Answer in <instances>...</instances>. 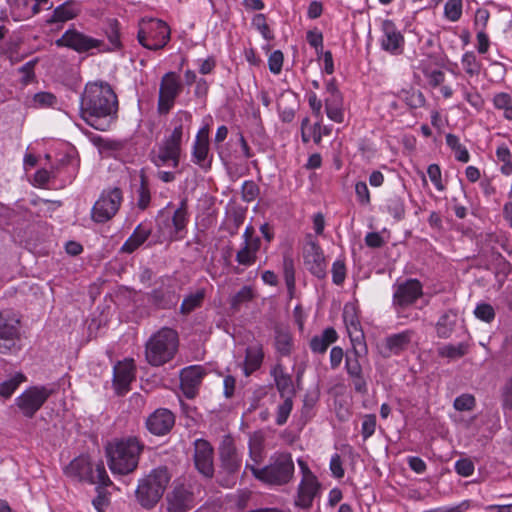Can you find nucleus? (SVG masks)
Masks as SVG:
<instances>
[{
  "label": "nucleus",
  "instance_id": "1",
  "mask_svg": "<svg viewBox=\"0 0 512 512\" xmlns=\"http://www.w3.org/2000/svg\"><path fill=\"white\" fill-rule=\"evenodd\" d=\"M117 112V97L107 83H88L80 99L81 117L96 130L109 129Z\"/></svg>",
  "mask_w": 512,
  "mask_h": 512
},
{
  "label": "nucleus",
  "instance_id": "2",
  "mask_svg": "<svg viewBox=\"0 0 512 512\" xmlns=\"http://www.w3.org/2000/svg\"><path fill=\"white\" fill-rule=\"evenodd\" d=\"M144 444L135 436L115 438L105 446L108 467L113 474L127 475L137 467Z\"/></svg>",
  "mask_w": 512,
  "mask_h": 512
},
{
  "label": "nucleus",
  "instance_id": "3",
  "mask_svg": "<svg viewBox=\"0 0 512 512\" xmlns=\"http://www.w3.org/2000/svg\"><path fill=\"white\" fill-rule=\"evenodd\" d=\"M172 478L167 466L160 465L151 469L138 479L135 496L137 502L146 509L153 508L162 498Z\"/></svg>",
  "mask_w": 512,
  "mask_h": 512
},
{
  "label": "nucleus",
  "instance_id": "4",
  "mask_svg": "<svg viewBox=\"0 0 512 512\" xmlns=\"http://www.w3.org/2000/svg\"><path fill=\"white\" fill-rule=\"evenodd\" d=\"M179 346L178 334L174 329L162 328L151 335L145 344V359L154 367L170 362Z\"/></svg>",
  "mask_w": 512,
  "mask_h": 512
},
{
  "label": "nucleus",
  "instance_id": "5",
  "mask_svg": "<svg viewBox=\"0 0 512 512\" xmlns=\"http://www.w3.org/2000/svg\"><path fill=\"white\" fill-rule=\"evenodd\" d=\"M246 469H249L253 476L263 483L269 485L287 484L294 473V463L289 453H275L270 457L269 464L259 468L246 462Z\"/></svg>",
  "mask_w": 512,
  "mask_h": 512
},
{
  "label": "nucleus",
  "instance_id": "6",
  "mask_svg": "<svg viewBox=\"0 0 512 512\" xmlns=\"http://www.w3.org/2000/svg\"><path fill=\"white\" fill-rule=\"evenodd\" d=\"M54 392L52 385H33L16 397L15 404L23 416L32 418Z\"/></svg>",
  "mask_w": 512,
  "mask_h": 512
},
{
  "label": "nucleus",
  "instance_id": "7",
  "mask_svg": "<svg viewBox=\"0 0 512 512\" xmlns=\"http://www.w3.org/2000/svg\"><path fill=\"white\" fill-rule=\"evenodd\" d=\"M170 39V28L162 20H143L138 31L139 43L150 50L163 48Z\"/></svg>",
  "mask_w": 512,
  "mask_h": 512
},
{
  "label": "nucleus",
  "instance_id": "8",
  "mask_svg": "<svg viewBox=\"0 0 512 512\" xmlns=\"http://www.w3.org/2000/svg\"><path fill=\"white\" fill-rule=\"evenodd\" d=\"M122 201L123 195L119 188L104 190L92 207L93 221L105 223L112 219L118 212Z\"/></svg>",
  "mask_w": 512,
  "mask_h": 512
},
{
  "label": "nucleus",
  "instance_id": "9",
  "mask_svg": "<svg viewBox=\"0 0 512 512\" xmlns=\"http://www.w3.org/2000/svg\"><path fill=\"white\" fill-rule=\"evenodd\" d=\"M20 336V318L10 309L0 310V353H7Z\"/></svg>",
  "mask_w": 512,
  "mask_h": 512
},
{
  "label": "nucleus",
  "instance_id": "10",
  "mask_svg": "<svg viewBox=\"0 0 512 512\" xmlns=\"http://www.w3.org/2000/svg\"><path fill=\"white\" fill-rule=\"evenodd\" d=\"M59 47H68L79 53L97 50L103 52L105 50L102 40L90 37L76 30H67L61 38L56 40Z\"/></svg>",
  "mask_w": 512,
  "mask_h": 512
},
{
  "label": "nucleus",
  "instance_id": "11",
  "mask_svg": "<svg viewBox=\"0 0 512 512\" xmlns=\"http://www.w3.org/2000/svg\"><path fill=\"white\" fill-rule=\"evenodd\" d=\"M188 222L187 204L185 200H182L172 216L159 224V228L165 237L170 240H179L185 236Z\"/></svg>",
  "mask_w": 512,
  "mask_h": 512
},
{
  "label": "nucleus",
  "instance_id": "12",
  "mask_svg": "<svg viewBox=\"0 0 512 512\" xmlns=\"http://www.w3.org/2000/svg\"><path fill=\"white\" fill-rule=\"evenodd\" d=\"M181 152L182 147L163 138L150 152V160L158 168H177Z\"/></svg>",
  "mask_w": 512,
  "mask_h": 512
},
{
  "label": "nucleus",
  "instance_id": "13",
  "mask_svg": "<svg viewBox=\"0 0 512 512\" xmlns=\"http://www.w3.org/2000/svg\"><path fill=\"white\" fill-rule=\"evenodd\" d=\"M381 36L379 44L382 50L391 55H400L403 53L405 40L396 24L389 19L381 23Z\"/></svg>",
  "mask_w": 512,
  "mask_h": 512
},
{
  "label": "nucleus",
  "instance_id": "14",
  "mask_svg": "<svg viewBox=\"0 0 512 512\" xmlns=\"http://www.w3.org/2000/svg\"><path fill=\"white\" fill-rule=\"evenodd\" d=\"M181 91V83L173 72L166 73L161 80L158 98V111L161 114L168 113L174 106L176 97Z\"/></svg>",
  "mask_w": 512,
  "mask_h": 512
},
{
  "label": "nucleus",
  "instance_id": "15",
  "mask_svg": "<svg viewBox=\"0 0 512 512\" xmlns=\"http://www.w3.org/2000/svg\"><path fill=\"white\" fill-rule=\"evenodd\" d=\"M343 321L349 335L351 345L357 347L358 351L365 349V335L362 330L358 309L354 303H346L343 308Z\"/></svg>",
  "mask_w": 512,
  "mask_h": 512
},
{
  "label": "nucleus",
  "instance_id": "16",
  "mask_svg": "<svg viewBox=\"0 0 512 512\" xmlns=\"http://www.w3.org/2000/svg\"><path fill=\"white\" fill-rule=\"evenodd\" d=\"M192 162L203 169L211 166L213 155L210 152L209 127L200 128L195 136L192 146Z\"/></svg>",
  "mask_w": 512,
  "mask_h": 512
},
{
  "label": "nucleus",
  "instance_id": "17",
  "mask_svg": "<svg viewBox=\"0 0 512 512\" xmlns=\"http://www.w3.org/2000/svg\"><path fill=\"white\" fill-rule=\"evenodd\" d=\"M423 294L422 284L417 279H408L395 286L393 293V305L399 311L400 308L413 304Z\"/></svg>",
  "mask_w": 512,
  "mask_h": 512
},
{
  "label": "nucleus",
  "instance_id": "18",
  "mask_svg": "<svg viewBox=\"0 0 512 512\" xmlns=\"http://www.w3.org/2000/svg\"><path fill=\"white\" fill-rule=\"evenodd\" d=\"M415 340V332L407 329L387 336L380 348L383 357L399 355L406 351Z\"/></svg>",
  "mask_w": 512,
  "mask_h": 512
},
{
  "label": "nucleus",
  "instance_id": "19",
  "mask_svg": "<svg viewBox=\"0 0 512 512\" xmlns=\"http://www.w3.org/2000/svg\"><path fill=\"white\" fill-rule=\"evenodd\" d=\"M194 462L197 470L206 477L214 473L213 448L204 439H197L194 443Z\"/></svg>",
  "mask_w": 512,
  "mask_h": 512
},
{
  "label": "nucleus",
  "instance_id": "20",
  "mask_svg": "<svg viewBox=\"0 0 512 512\" xmlns=\"http://www.w3.org/2000/svg\"><path fill=\"white\" fill-rule=\"evenodd\" d=\"M321 485L317 477L301 478L294 503L302 509H309L316 497L319 496Z\"/></svg>",
  "mask_w": 512,
  "mask_h": 512
},
{
  "label": "nucleus",
  "instance_id": "21",
  "mask_svg": "<svg viewBox=\"0 0 512 512\" xmlns=\"http://www.w3.org/2000/svg\"><path fill=\"white\" fill-rule=\"evenodd\" d=\"M192 115L187 111H178L171 121V131L164 139L182 147L184 138H189Z\"/></svg>",
  "mask_w": 512,
  "mask_h": 512
},
{
  "label": "nucleus",
  "instance_id": "22",
  "mask_svg": "<svg viewBox=\"0 0 512 512\" xmlns=\"http://www.w3.org/2000/svg\"><path fill=\"white\" fill-rule=\"evenodd\" d=\"M205 374L206 370L201 365H191L180 371L181 389L188 398H193L196 395L197 388Z\"/></svg>",
  "mask_w": 512,
  "mask_h": 512
},
{
  "label": "nucleus",
  "instance_id": "23",
  "mask_svg": "<svg viewBox=\"0 0 512 512\" xmlns=\"http://www.w3.org/2000/svg\"><path fill=\"white\" fill-rule=\"evenodd\" d=\"M175 423L173 413L165 408L155 410L146 420V427L150 433L162 436L167 434Z\"/></svg>",
  "mask_w": 512,
  "mask_h": 512
},
{
  "label": "nucleus",
  "instance_id": "24",
  "mask_svg": "<svg viewBox=\"0 0 512 512\" xmlns=\"http://www.w3.org/2000/svg\"><path fill=\"white\" fill-rule=\"evenodd\" d=\"M135 378V364L133 359H125L118 362L113 369L115 389L118 393H126L130 383Z\"/></svg>",
  "mask_w": 512,
  "mask_h": 512
},
{
  "label": "nucleus",
  "instance_id": "25",
  "mask_svg": "<svg viewBox=\"0 0 512 512\" xmlns=\"http://www.w3.org/2000/svg\"><path fill=\"white\" fill-rule=\"evenodd\" d=\"M456 89L460 93L463 102L467 103L475 112L483 111L485 107L484 96L469 79L457 82Z\"/></svg>",
  "mask_w": 512,
  "mask_h": 512
},
{
  "label": "nucleus",
  "instance_id": "26",
  "mask_svg": "<svg viewBox=\"0 0 512 512\" xmlns=\"http://www.w3.org/2000/svg\"><path fill=\"white\" fill-rule=\"evenodd\" d=\"M220 459L222 466L230 473L237 471L242 462L241 455L238 453L233 439L230 436H225L219 447Z\"/></svg>",
  "mask_w": 512,
  "mask_h": 512
},
{
  "label": "nucleus",
  "instance_id": "27",
  "mask_svg": "<svg viewBox=\"0 0 512 512\" xmlns=\"http://www.w3.org/2000/svg\"><path fill=\"white\" fill-rule=\"evenodd\" d=\"M10 15L15 21L31 18L39 12V6L48 0H7Z\"/></svg>",
  "mask_w": 512,
  "mask_h": 512
},
{
  "label": "nucleus",
  "instance_id": "28",
  "mask_svg": "<svg viewBox=\"0 0 512 512\" xmlns=\"http://www.w3.org/2000/svg\"><path fill=\"white\" fill-rule=\"evenodd\" d=\"M192 507V494L184 487L174 488L167 496V512H187Z\"/></svg>",
  "mask_w": 512,
  "mask_h": 512
},
{
  "label": "nucleus",
  "instance_id": "29",
  "mask_svg": "<svg viewBox=\"0 0 512 512\" xmlns=\"http://www.w3.org/2000/svg\"><path fill=\"white\" fill-rule=\"evenodd\" d=\"M264 360L263 345L256 341L250 344L245 351V359L242 365L243 373L245 376H250L257 371Z\"/></svg>",
  "mask_w": 512,
  "mask_h": 512
},
{
  "label": "nucleus",
  "instance_id": "30",
  "mask_svg": "<svg viewBox=\"0 0 512 512\" xmlns=\"http://www.w3.org/2000/svg\"><path fill=\"white\" fill-rule=\"evenodd\" d=\"M305 264L308 270L318 278H323L326 273L325 257L321 248L316 243H311L305 255Z\"/></svg>",
  "mask_w": 512,
  "mask_h": 512
},
{
  "label": "nucleus",
  "instance_id": "31",
  "mask_svg": "<svg viewBox=\"0 0 512 512\" xmlns=\"http://www.w3.org/2000/svg\"><path fill=\"white\" fill-rule=\"evenodd\" d=\"M152 228L148 223H140L133 231L132 235L124 242L121 250L132 253L139 248L151 235Z\"/></svg>",
  "mask_w": 512,
  "mask_h": 512
},
{
  "label": "nucleus",
  "instance_id": "32",
  "mask_svg": "<svg viewBox=\"0 0 512 512\" xmlns=\"http://www.w3.org/2000/svg\"><path fill=\"white\" fill-rule=\"evenodd\" d=\"M92 464L86 456H79L73 459L65 468V474L69 477L88 481L91 477Z\"/></svg>",
  "mask_w": 512,
  "mask_h": 512
},
{
  "label": "nucleus",
  "instance_id": "33",
  "mask_svg": "<svg viewBox=\"0 0 512 512\" xmlns=\"http://www.w3.org/2000/svg\"><path fill=\"white\" fill-rule=\"evenodd\" d=\"M493 108L498 111L501 116L512 121V94L508 92H495L491 98Z\"/></svg>",
  "mask_w": 512,
  "mask_h": 512
},
{
  "label": "nucleus",
  "instance_id": "34",
  "mask_svg": "<svg viewBox=\"0 0 512 512\" xmlns=\"http://www.w3.org/2000/svg\"><path fill=\"white\" fill-rule=\"evenodd\" d=\"M338 338L334 328H326L320 335L314 336L310 341V348L314 353H325L327 348Z\"/></svg>",
  "mask_w": 512,
  "mask_h": 512
},
{
  "label": "nucleus",
  "instance_id": "35",
  "mask_svg": "<svg viewBox=\"0 0 512 512\" xmlns=\"http://www.w3.org/2000/svg\"><path fill=\"white\" fill-rule=\"evenodd\" d=\"M249 455L250 460L249 462L252 465H255V467H258V465L263 461L265 454H264V436L260 432H256L249 438Z\"/></svg>",
  "mask_w": 512,
  "mask_h": 512
},
{
  "label": "nucleus",
  "instance_id": "36",
  "mask_svg": "<svg viewBox=\"0 0 512 512\" xmlns=\"http://www.w3.org/2000/svg\"><path fill=\"white\" fill-rule=\"evenodd\" d=\"M79 13V8L74 2H65L57 6L48 23H64L75 18Z\"/></svg>",
  "mask_w": 512,
  "mask_h": 512
},
{
  "label": "nucleus",
  "instance_id": "37",
  "mask_svg": "<svg viewBox=\"0 0 512 512\" xmlns=\"http://www.w3.org/2000/svg\"><path fill=\"white\" fill-rule=\"evenodd\" d=\"M271 375L274 378L276 387L280 392L281 396L286 393H291L293 390V384L290 375L285 371V368L281 364H276L272 370Z\"/></svg>",
  "mask_w": 512,
  "mask_h": 512
},
{
  "label": "nucleus",
  "instance_id": "38",
  "mask_svg": "<svg viewBox=\"0 0 512 512\" xmlns=\"http://www.w3.org/2000/svg\"><path fill=\"white\" fill-rule=\"evenodd\" d=\"M357 347L352 346L351 353H348L345 360V369L349 376H358L363 373L362 366L360 364V357L367 354V345L363 351H358Z\"/></svg>",
  "mask_w": 512,
  "mask_h": 512
},
{
  "label": "nucleus",
  "instance_id": "39",
  "mask_svg": "<svg viewBox=\"0 0 512 512\" xmlns=\"http://www.w3.org/2000/svg\"><path fill=\"white\" fill-rule=\"evenodd\" d=\"M447 146L454 152L456 160L467 163L470 160V154L467 148L461 144L458 136L454 134H447L445 137Z\"/></svg>",
  "mask_w": 512,
  "mask_h": 512
},
{
  "label": "nucleus",
  "instance_id": "40",
  "mask_svg": "<svg viewBox=\"0 0 512 512\" xmlns=\"http://www.w3.org/2000/svg\"><path fill=\"white\" fill-rule=\"evenodd\" d=\"M461 65L465 73L470 76H478L482 69V63L474 52L467 51L461 57Z\"/></svg>",
  "mask_w": 512,
  "mask_h": 512
},
{
  "label": "nucleus",
  "instance_id": "41",
  "mask_svg": "<svg viewBox=\"0 0 512 512\" xmlns=\"http://www.w3.org/2000/svg\"><path fill=\"white\" fill-rule=\"evenodd\" d=\"M251 26L260 33L266 41L274 39V33L267 23V17L263 13L255 14L251 19Z\"/></svg>",
  "mask_w": 512,
  "mask_h": 512
},
{
  "label": "nucleus",
  "instance_id": "42",
  "mask_svg": "<svg viewBox=\"0 0 512 512\" xmlns=\"http://www.w3.org/2000/svg\"><path fill=\"white\" fill-rule=\"evenodd\" d=\"M26 381V377L22 373H16L11 378L0 382V396L10 398L18 386Z\"/></svg>",
  "mask_w": 512,
  "mask_h": 512
},
{
  "label": "nucleus",
  "instance_id": "43",
  "mask_svg": "<svg viewBox=\"0 0 512 512\" xmlns=\"http://www.w3.org/2000/svg\"><path fill=\"white\" fill-rule=\"evenodd\" d=\"M324 103L325 106L343 104V95L333 78L328 80L325 84Z\"/></svg>",
  "mask_w": 512,
  "mask_h": 512
},
{
  "label": "nucleus",
  "instance_id": "44",
  "mask_svg": "<svg viewBox=\"0 0 512 512\" xmlns=\"http://www.w3.org/2000/svg\"><path fill=\"white\" fill-rule=\"evenodd\" d=\"M467 350L468 346L465 343L446 344L438 349V354L441 357L455 360L464 356Z\"/></svg>",
  "mask_w": 512,
  "mask_h": 512
},
{
  "label": "nucleus",
  "instance_id": "45",
  "mask_svg": "<svg viewBox=\"0 0 512 512\" xmlns=\"http://www.w3.org/2000/svg\"><path fill=\"white\" fill-rule=\"evenodd\" d=\"M455 314L451 312L444 313L438 320L436 324L437 335L440 338H448L455 324Z\"/></svg>",
  "mask_w": 512,
  "mask_h": 512
},
{
  "label": "nucleus",
  "instance_id": "46",
  "mask_svg": "<svg viewBox=\"0 0 512 512\" xmlns=\"http://www.w3.org/2000/svg\"><path fill=\"white\" fill-rule=\"evenodd\" d=\"M204 297L205 291L203 289H199L196 292L187 295L180 306L181 313L188 314L195 308L199 307L202 304Z\"/></svg>",
  "mask_w": 512,
  "mask_h": 512
},
{
  "label": "nucleus",
  "instance_id": "47",
  "mask_svg": "<svg viewBox=\"0 0 512 512\" xmlns=\"http://www.w3.org/2000/svg\"><path fill=\"white\" fill-rule=\"evenodd\" d=\"M497 162L501 164L500 170L504 175L512 173V154L506 145H500L496 149Z\"/></svg>",
  "mask_w": 512,
  "mask_h": 512
},
{
  "label": "nucleus",
  "instance_id": "48",
  "mask_svg": "<svg viewBox=\"0 0 512 512\" xmlns=\"http://www.w3.org/2000/svg\"><path fill=\"white\" fill-rule=\"evenodd\" d=\"M93 484H99L101 486H108L111 481L106 472L103 462H98L91 467V477H88V481Z\"/></svg>",
  "mask_w": 512,
  "mask_h": 512
},
{
  "label": "nucleus",
  "instance_id": "49",
  "mask_svg": "<svg viewBox=\"0 0 512 512\" xmlns=\"http://www.w3.org/2000/svg\"><path fill=\"white\" fill-rule=\"evenodd\" d=\"M255 297V292L251 286H243L235 295L230 299L231 308L238 310L244 303L251 301Z\"/></svg>",
  "mask_w": 512,
  "mask_h": 512
},
{
  "label": "nucleus",
  "instance_id": "50",
  "mask_svg": "<svg viewBox=\"0 0 512 512\" xmlns=\"http://www.w3.org/2000/svg\"><path fill=\"white\" fill-rule=\"evenodd\" d=\"M57 99L50 92H39L34 94L29 102V105L33 108H48L56 105Z\"/></svg>",
  "mask_w": 512,
  "mask_h": 512
},
{
  "label": "nucleus",
  "instance_id": "51",
  "mask_svg": "<svg viewBox=\"0 0 512 512\" xmlns=\"http://www.w3.org/2000/svg\"><path fill=\"white\" fill-rule=\"evenodd\" d=\"M444 15L452 22L458 21L462 15V0H448L444 6Z\"/></svg>",
  "mask_w": 512,
  "mask_h": 512
},
{
  "label": "nucleus",
  "instance_id": "52",
  "mask_svg": "<svg viewBox=\"0 0 512 512\" xmlns=\"http://www.w3.org/2000/svg\"><path fill=\"white\" fill-rule=\"evenodd\" d=\"M473 313L477 319L486 323H491L495 319V310L488 303H478Z\"/></svg>",
  "mask_w": 512,
  "mask_h": 512
},
{
  "label": "nucleus",
  "instance_id": "53",
  "mask_svg": "<svg viewBox=\"0 0 512 512\" xmlns=\"http://www.w3.org/2000/svg\"><path fill=\"white\" fill-rule=\"evenodd\" d=\"M257 254L253 252L247 245L242 243L240 250L236 254V261L243 266H251L256 262Z\"/></svg>",
  "mask_w": 512,
  "mask_h": 512
},
{
  "label": "nucleus",
  "instance_id": "54",
  "mask_svg": "<svg viewBox=\"0 0 512 512\" xmlns=\"http://www.w3.org/2000/svg\"><path fill=\"white\" fill-rule=\"evenodd\" d=\"M357 202L361 206H368L371 203L370 191L364 181H357L354 185Z\"/></svg>",
  "mask_w": 512,
  "mask_h": 512
},
{
  "label": "nucleus",
  "instance_id": "55",
  "mask_svg": "<svg viewBox=\"0 0 512 512\" xmlns=\"http://www.w3.org/2000/svg\"><path fill=\"white\" fill-rule=\"evenodd\" d=\"M293 402L291 397H286L284 401L278 406L276 423L277 425H284L292 411Z\"/></svg>",
  "mask_w": 512,
  "mask_h": 512
},
{
  "label": "nucleus",
  "instance_id": "56",
  "mask_svg": "<svg viewBox=\"0 0 512 512\" xmlns=\"http://www.w3.org/2000/svg\"><path fill=\"white\" fill-rule=\"evenodd\" d=\"M427 174L437 191H443L445 189V185L442 181L441 168L438 164H430L427 168Z\"/></svg>",
  "mask_w": 512,
  "mask_h": 512
},
{
  "label": "nucleus",
  "instance_id": "57",
  "mask_svg": "<svg viewBox=\"0 0 512 512\" xmlns=\"http://www.w3.org/2000/svg\"><path fill=\"white\" fill-rule=\"evenodd\" d=\"M475 406V398L471 394H462L454 400V408L458 411H470Z\"/></svg>",
  "mask_w": 512,
  "mask_h": 512
},
{
  "label": "nucleus",
  "instance_id": "58",
  "mask_svg": "<svg viewBox=\"0 0 512 512\" xmlns=\"http://www.w3.org/2000/svg\"><path fill=\"white\" fill-rule=\"evenodd\" d=\"M404 101L410 108H420L424 106L426 99L422 92L411 91L405 93Z\"/></svg>",
  "mask_w": 512,
  "mask_h": 512
},
{
  "label": "nucleus",
  "instance_id": "59",
  "mask_svg": "<svg viewBox=\"0 0 512 512\" xmlns=\"http://www.w3.org/2000/svg\"><path fill=\"white\" fill-rule=\"evenodd\" d=\"M346 277V267L343 261L336 260L332 265V280L336 285H341Z\"/></svg>",
  "mask_w": 512,
  "mask_h": 512
},
{
  "label": "nucleus",
  "instance_id": "60",
  "mask_svg": "<svg viewBox=\"0 0 512 512\" xmlns=\"http://www.w3.org/2000/svg\"><path fill=\"white\" fill-rule=\"evenodd\" d=\"M283 65V53L280 50L273 51L268 58L269 70L273 74H279Z\"/></svg>",
  "mask_w": 512,
  "mask_h": 512
},
{
  "label": "nucleus",
  "instance_id": "61",
  "mask_svg": "<svg viewBox=\"0 0 512 512\" xmlns=\"http://www.w3.org/2000/svg\"><path fill=\"white\" fill-rule=\"evenodd\" d=\"M325 112L327 117L336 123H342L344 121L343 104L325 106Z\"/></svg>",
  "mask_w": 512,
  "mask_h": 512
},
{
  "label": "nucleus",
  "instance_id": "62",
  "mask_svg": "<svg viewBox=\"0 0 512 512\" xmlns=\"http://www.w3.org/2000/svg\"><path fill=\"white\" fill-rule=\"evenodd\" d=\"M284 277H285V282H286L287 288H288L290 294H292V292L295 288V275H294L293 263H292V261L287 260V259L284 260Z\"/></svg>",
  "mask_w": 512,
  "mask_h": 512
},
{
  "label": "nucleus",
  "instance_id": "63",
  "mask_svg": "<svg viewBox=\"0 0 512 512\" xmlns=\"http://www.w3.org/2000/svg\"><path fill=\"white\" fill-rule=\"evenodd\" d=\"M456 472L463 477H469L474 472V464L469 459H460L455 463Z\"/></svg>",
  "mask_w": 512,
  "mask_h": 512
},
{
  "label": "nucleus",
  "instance_id": "64",
  "mask_svg": "<svg viewBox=\"0 0 512 512\" xmlns=\"http://www.w3.org/2000/svg\"><path fill=\"white\" fill-rule=\"evenodd\" d=\"M376 428L375 415H366L362 422V436L364 439L371 437Z\"/></svg>",
  "mask_w": 512,
  "mask_h": 512
}]
</instances>
